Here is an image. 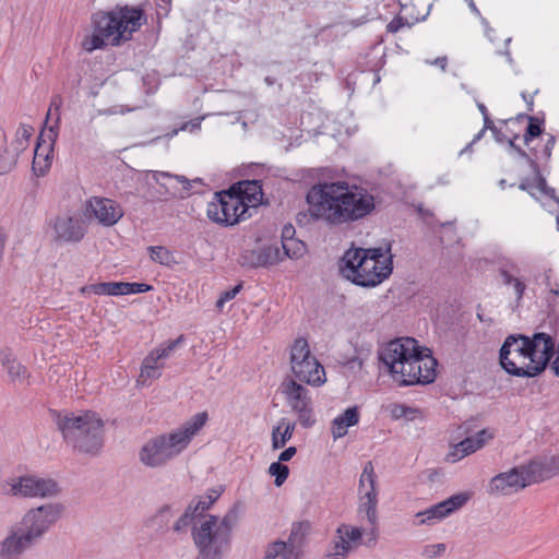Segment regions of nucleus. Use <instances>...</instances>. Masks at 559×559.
Listing matches in <instances>:
<instances>
[{"label":"nucleus","mask_w":559,"mask_h":559,"mask_svg":"<svg viewBox=\"0 0 559 559\" xmlns=\"http://www.w3.org/2000/svg\"><path fill=\"white\" fill-rule=\"evenodd\" d=\"M367 530L364 527L350 526L342 524L336 530L338 540L335 542L330 557L332 559H344L352 549V545L358 546L361 542L364 533Z\"/></svg>","instance_id":"nucleus-21"},{"label":"nucleus","mask_w":559,"mask_h":559,"mask_svg":"<svg viewBox=\"0 0 559 559\" xmlns=\"http://www.w3.org/2000/svg\"><path fill=\"white\" fill-rule=\"evenodd\" d=\"M558 355L552 362V369L557 376H559V342H558Z\"/></svg>","instance_id":"nucleus-61"},{"label":"nucleus","mask_w":559,"mask_h":559,"mask_svg":"<svg viewBox=\"0 0 559 559\" xmlns=\"http://www.w3.org/2000/svg\"><path fill=\"white\" fill-rule=\"evenodd\" d=\"M231 188L236 189V195L241 198L242 204L246 205L248 213H251V210H255L258 205L261 204L263 192L259 181H241Z\"/></svg>","instance_id":"nucleus-23"},{"label":"nucleus","mask_w":559,"mask_h":559,"mask_svg":"<svg viewBox=\"0 0 559 559\" xmlns=\"http://www.w3.org/2000/svg\"><path fill=\"white\" fill-rule=\"evenodd\" d=\"M533 169L536 173V178L533 181L528 179L523 180L520 183L519 188L523 191H527L533 197H535L536 192H539L548 197L555 198V189L547 187L546 180L540 176L538 167L536 166V169Z\"/></svg>","instance_id":"nucleus-36"},{"label":"nucleus","mask_w":559,"mask_h":559,"mask_svg":"<svg viewBox=\"0 0 559 559\" xmlns=\"http://www.w3.org/2000/svg\"><path fill=\"white\" fill-rule=\"evenodd\" d=\"M64 510L61 502H49L32 508L23 515L21 528L38 543L62 518Z\"/></svg>","instance_id":"nucleus-11"},{"label":"nucleus","mask_w":559,"mask_h":559,"mask_svg":"<svg viewBox=\"0 0 559 559\" xmlns=\"http://www.w3.org/2000/svg\"><path fill=\"white\" fill-rule=\"evenodd\" d=\"M123 282H103L83 286L80 292L83 295H98V296H124Z\"/></svg>","instance_id":"nucleus-31"},{"label":"nucleus","mask_w":559,"mask_h":559,"mask_svg":"<svg viewBox=\"0 0 559 559\" xmlns=\"http://www.w3.org/2000/svg\"><path fill=\"white\" fill-rule=\"evenodd\" d=\"M487 130H485L484 128L474 136L473 141L471 142V144H475L476 142H478L485 134Z\"/></svg>","instance_id":"nucleus-63"},{"label":"nucleus","mask_w":559,"mask_h":559,"mask_svg":"<svg viewBox=\"0 0 559 559\" xmlns=\"http://www.w3.org/2000/svg\"><path fill=\"white\" fill-rule=\"evenodd\" d=\"M141 462L148 467L155 468L160 467L166 464V459L168 456H140Z\"/></svg>","instance_id":"nucleus-51"},{"label":"nucleus","mask_w":559,"mask_h":559,"mask_svg":"<svg viewBox=\"0 0 559 559\" xmlns=\"http://www.w3.org/2000/svg\"><path fill=\"white\" fill-rule=\"evenodd\" d=\"M0 362L13 382H24L27 379V369L15 359L11 349H0Z\"/></svg>","instance_id":"nucleus-27"},{"label":"nucleus","mask_w":559,"mask_h":559,"mask_svg":"<svg viewBox=\"0 0 559 559\" xmlns=\"http://www.w3.org/2000/svg\"><path fill=\"white\" fill-rule=\"evenodd\" d=\"M391 248H352L345 252L340 266L342 275L362 287H374L393 270Z\"/></svg>","instance_id":"nucleus-5"},{"label":"nucleus","mask_w":559,"mask_h":559,"mask_svg":"<svg viewBox=\"0 0 559 559\" xmlns=\"http://www.w3.org/2000/svg\"><path fill=\"white\" fill-rule=\"evenodd\" d=\"M263 559H299V556L288 549L284 540L278 539L266 546Z\"/></svg>","instance_id":"nucleus-37"},{"label":"nucleus","mask_w":559,"mask_h":559,"mask_svg":"<svg viewBox=\"0 0 559 559\" xmlns=\"http://www.w3.org/2000/svg\"><path fill=\"white\" fill-rule=\"evenodd\" d=\"M551 275H552L551 270H548L545 272V283H546L547 287H549V288H550V286H552V281H550Z\"/></svg>","instance_id":"nucleus-62"},{"label":"nucleus","mask_w":559,"mask_h":559,"mask_svg":"<svg viewBox=\"0 0 559 559\" xmlns=\"http://www.w3.org/2000/svg\"><path fill=\"white\" fill-rule=\"evenodd\" d=\"M447 545L444 543L430 544L423 547L421 556L427 559L439 558L444 555Z\"/></svg>","instance_id":"nucleus-45"},{"label":"nucleus","mask_w":559,"mask_h":559,"mask_svg":"<svg viewBox=\"0 0 559 559\" xmlns=\"http://www.w3.org/2000/svg\"><path fill=\"white\" fill-rule=\"evenodd\" d=\"M206 214L212 222L225 226H233L251 216L241 198L236 195L235 188L217 192L215 199L209 203Z\"/></svg>","instance_id":"nucleus-12"},{"label":"nucleus","mask_w":559,"mask_h":559,"mask_svg":"<svg viewBox=\"0 0 559 559\" xmlns=\"http://www.w3.org/2000/svg\"><path fill=\"white\" fill-rule=\"evenodd\" d=\"M14 496L24 498H55L61 492L59 484L49 477L26 475L19 477L11 486Z\"/></svg>","instance_id":"nucleus-15"},{"label":"nucleus","mask_w":559,"mask_h":559,"mask_svg":"<svg viewBox=\"0 0 559 559\" xmlns=\"http://www.w3.org/2000/svg\"><path fill=\"white\" fill-rule=\"evenodd\" d=\"M280 389L287 406L297 416L299 424L305 428L313 426L316 416L309 390L295 379H285Z\"/></svg>","instance_id":"nucleus-13"},{"label":"nucleus","mask_w":559,"mask_h":559,"mask_svg":"<svg viewBox=\"0 0 559 559\" xmlns=\"http://www.w3.org/2000/svg\"><path fill=\"white\" fill-rule=\"evenodd\" d=\"M378 497L373 495H369L368 497H359L358 504V514L361 519L366 518L368 524L370 525V534L372 535V539L376 538L377 531V522H378Z\"/></svg>","instance_id":"nucleus-28"},{"label":"nucleus","mask_w":559,"mask_h":559,"mask_svg":"<svg viewBox=\"0 0 559 559\" xmlns=\"http://www.w3.org/2000/svg\"><path fill=\"white\" fill-rule=\"evenodd\" d=\"M498 273L503 285L514 289L516 300L520 301L525 293L526 284L520 276V266L512 260H503L499 263Z\"/></svg>","instance_id":"nucleus-22"},{"label":"nucleus","mask_w":559,"mask_h":559,"mask_svg":"<svg viewBox=\"0 0 559 559\" xmlns=\"http://www.w3.org/2000/svg\"><path fill=\"white\" fill-rule=\"evenodd\" d=\"M132 109L131 108H128L126 106H114V107H110L108 109H105L102 111L103 115H118V114H126V112H129L131 111Z\"/></svg>","instance_id":"nucleus-55"},{"label":"nucleus","mask_w":559,"mask_h":559,"mask_svg":"<svg viewBox=\"0 0 559 559\" xmlns=\"http://www.w3.org/2000/svg\"><path fill=\"white\" fill-rule=\"evenodd\" d=\"M241 288H242V285L238 284L235 287H233L231 289L224 292L221 295V297L218 298V300L216 301V307L222 309L224 304L234 299L237 296V294L241 290Z\"/></svg>","instance_id":"nucleus-49"},{"label":"nucleus","mask_w":559,"mask_h":559,"mask_svg":"<svg viewBox=\"0 0 559 559\" xmlns=\"http://www.w3.org/2000/svg\"><path fill=\"white\" fill-rule=\"evenodd\" d=\"M555 346L554 337L544 332L532 336L511 334L500 348V365L511 376L534 378L546 369Z\"/></svg>","instance_id":"nucleus-3"},{"label":"nucleus","mask_w":559,"mask_h":559,"mask_svg":"<svg viewBox=\"0 0 559 559\" xmlns=\"http://www.w3.org/2000/svg\"><path fill=\"white\" fill-rule=\"evenodd\" d=\"M61 104H62L61 97L59 95L53 96L52 99H51V103H50V108H49V111L47 114V118L50 116L51 108L53 107L56 109V111L58 112Z\"/></svg>","instance_id":"nucleus-57"},{"label":"nucleus","mask_w":559,"mask_h":559,"mask_svg":"<svg viewBox=\"0 0 559 559\" xmlns=\"http://www.w3.org/2000/svg\"><path fill=\"white\" fill-rule=\"evenodd\" d=\"M237 520V511L231 509L222 519L206 514L199 524H194L191 535L198 549L195 559H222L230 549Z\"/></svg>","instance_id":"nucleus-7"},{"label":"nucleus","mask_w":559,"mask_h":559,"mask_svg":"<svg viewBox=\"0 0 559 559\" xmlns=\"http://www.w3.org/2000/svg\"><path fill=\"white\" fill-rule=\"evenodd\" d=\"M527 118L530 120V123L524 133V142L526 145H528L530 141H532L534 138L538 136L542 133V127L538 120L533 117Z\"/></svg>","instance_id":"nucleus-47"},{"label":"nucleus","mask_w":559,"mask_h":559,"mask_svg":"<svg viewBox=\"0 0 559 559\" xmlns=\"http://www.w3.org/2000/svg\"><path fill=\"white\" fill-rule=\"evenodd\" d=\"M465 1L468 3L469 9H471L474 13H476L477 15H479V14H480V13H479V10L477 9V7H476V4H475V2H474V0H465Z\"/></svg>","instance_id":"nucleus-64"},{"label":"nucleus","mask_w":559,"mask_h":559,"mask_svg":"<svg viewBox=\"0 0 559 559\" xmlns=\"http://www.w3.org/2000/svg\"><path fill=\"white\" fill-rule=\"evenodd\" d=\"M290 369L300 382L311 386H321L325 383V371L316 356L310 352L308 342L299 337L290 348Z\"/></svg>","instance_id":"nucleus-10"},{"label":"nucleus","mask_w":559,"mask_h":559,"mask_svg":"<svg viewBox=\"0 0 559 559\" xmlns=\"http://www.w3.org/2000/svg\"><path fill=\"white\" fill-rule=\"evenodd\" d=\"M124 295L141 294L153 289V287L145 283H128L123 282Z\"/></svg>","instance_id":"nucleus-48"},{"label":"nucleus","mask_w":559,"mask_h":559,"mask_svg":"<svg viewBox=\"0 0 559 559\" xmlns=\"http://www.w3.org/2000/svg\"><path fill=\"white\" fill-rule=\"evenodd\" d=\"M490 439H492V433L488 429L479 430L475 435L466 437L464 440L455 444V452L473 454L480 450Z\"/></svg>","instance_id":"nucleus-30"},{"label":"nucleus","mask_w":559,"mask_h":559,"mask_svg":"<svg viewBox=\"0 0 559 559\" xmlns=\"http://www.w3.org/2000/svg\"><path fill=\"white\" fill-rule=\"evenodd\" d=\"M209 419L206 412L197 413L189 420L169 435H160L146 442L141 454H160L167 450H183L192 438L205 426Z\"/></svg>","instance_id":"nucleus-9"},{"label":"nucleus","mask_w":559,"mask_h":559,"mask_svg":"<svg viewBox=\"0 0 559 559\" xmlns=\"http://www.w3.org/2000/svg\"><path fill=\"white\" fill-rule=\"evenodd\" d=\"M86 211L105 227L116 225L123 216V210L118 202L102 197H92L87 201Z\"/></svg>","instance_id":"nucleus-16"},{"label":"nucleus","mask_w":559,"mask_h":559,"mask_svg":"<svg viewBox=\"0 0 559 559\" xmlns=\"http://www.w3.org/2000/svg\"><path fill=\"white\" fill-rule=\"evenodd\" d=\"M174 515V507L171 504H164L144 522V526L155 534H163L168 530Z\"/></svg>","instance_id":"nucleus-25"},{"label":"nucleus","mask_w":559,"mask_h":559,"mask_svg":"<svg viewBox=\"0 0 559 559\" xmlns=\"http://www.w3.org/2000/svg\"><path fill=\"white\" fill-rule=\"evenodd\" d=\"M151 259L165 266H171L176 263L174 254L163 246L148 247Z\"/></svg>","instance_id":"nucleus-41"},{"label":"nucleus","mask_w":559,"mask_h":559,"mask_svg":"<svg viewBox=\"0 0 559 559\" xmlns=\"http://www.w3.org/2000/svg\"><path fill=\"white\" fill-rule=\"evenodd\" d=\"M518 138L519 135L515 134L513 138L509 139L507 141L509 146L513 148L521 157L527 159L531 166L536 169V163L527 155V153L524 150H522L520 146L515 144Z\"/></svg>","instance_id":"nucleus-52"},{"label":"nucleus","mask_w":559,"mask_h":559,"mask_svg":"<svg viewBox=\"0 0 559 559\" xmlns=\"http://www.w3.org/2000/svg\"><path fill=\"white\" fill-rule=\"evenodd\" d=\"M295 227L292 224H287L282 229V240L281 243L283 245L284 241L293 240L295 239Z\"/></svg>","instance_id":"nucleus-53"},{"label":"nucleus","mask_w":559,"mask_h":559,"mask_svg":"<svg viewBox=\"0 0 559 559\" xmlns=\"http://www.w3.org/2000/svg\"><path fill=\"white\" fill-rule=\"evenodd\" d=\"M17 156L16 152L5 150L3 155H0V174L9 173L15 166Z\"/></svg>","instance_id":"nucleus-46"},{"label":"nucleus","mask_w":559,"mask_h":559,"mask_svg":"<svg viewBox=\"0 0 559 559\" xmlns=\"http://www.w3.org/2000/svg\"><path fill=\"white\" fill-rule=\"evenodd\" d=\"M491 132H492V135H493L495 140L498 143H503V142L509 140L507 138V135L500 129H498L497 127Z\"/></svg>","instance_id":"nucleus-56"},{"label":"nucleus","mask_w":559,"mask_h":559,"mask_svg":"<svg viewBox=\"0 0 559 559\" xmlns=\"http://www.w3.org/2000/svg\"><path fill=\"white\" fill-rule=\"evenodd\" d=\"M36 543L20 527H12L0 542V559H19Z\"/></svg>","instance_id":"nucleus-19"},{"label":"nucleus","mask_w":559,"mask_h":559,"mask_svg":"<svg viewBox=\"0 0 559 559\" xmlns=\"http://www.w3.org/2000/svg\"><path fill=\"white\" fill-rule=\"evenodd\" d=\"M558 473L559 456H534L526 464L493 476L487 486V493L496 497L511 496Z\"/></svg>","instance_id":"nucleus-6"},{"label":"nucleus","mask_w":559,"mask_h":559,"mask_svg":"<svg viewBox=\"0 0 559 559\" xmlns=\"http://www.w3.org/2000/svg\"><path fill=\"white\" fill-rule=\"evenodd\" d=\"M49 226L52 240L57 243H78L87 231L83 217L74 212L58 214L50 221Z\"/></svg>","instance_id":"nucleus-14"},{"label":"nucleus","mask_w":559,"mask_h":559,"mask_svg":"<svg viewBox=\"0 0 559 559\" xmlns=\"http://www.w3.org/2000/svg\"><path fill=\"white\" fill-rule=\"evenodd\" d=\"M294 427L295 425L286 418H282L278 421L277 427L273 429L272 433L274 449H278L285 444V442L290 438Z\"/></svg>","instance_id":"nucleus-38"},{"label":"nucleus","mask_w":559,"mask_h":559,"mask_svg":"<svg viewBox=\"0 0 559 559\" xmlns=\"http://www.w3.org/2000/svg\"><path fill=\"white\" fill-rule=\"evenodd\" d=\"M58 133L53 127H50L47 132H41L37 145L34 151L33 171L36 176H44L51 166L53 144L57 140Z\"/></svg>","instance_id":"nucleus-17"},{"label":"nucleus","mask_w":559,"mask_h":559,"mask_svg":"<svg viewBox=\"0 0 559 559\" xmlns=\"http://www.w3.org/2000/svg\"><path fill=\"white\" fill-rule=\"evenodd\" d=\"M311 523L307 520L294 522L290 528L288 539L284 542L286 547L294 550L300 557L301 547L304 546L307 536L310 534Z\"/></svg>","instance_id":"nucleus-26"},{"label":"nucleus","mask_w":559,"mask_h":559,"mask_svg":"<svg viewBox=\"0 0 559 559\" xmlns=\"http://www.w3.org/2000/svg\"><path fill=\"white\" fill-rule=\"evenodd\" d=\"M379 360L400 385L427 384L436 378V359L412 337L389 342L379 352Z\"/></svg>","instance_id":"nucleus-2"},{"label":"nucleus","mask_w":559,"mask_h":559,"mask_svg":"<svg viewBox=\"0 0 559 559\" xmlns=\"http://www.w3.org/2000/svg\"><path fill=\"white\" fill-rule=\"evenodd\" d=\"M404 26H411L408 21L402 16H395L388 25L386 31L388 33H397L401 28Z\"/></svg>","instance_id":"nucleus-50"},{"label":"nucleus","mask_w":559,"mask_h":559,"mask_svg":"<svg viewBox=\"0 0 559 559\" xmlns=\"http://www.w3.org/2000/svg\"><path fill=\"white\" fill-rule=\"evenodd\" d=\"M468 500L469 495L467 492L455 493L448 499L424 510L423 515H425L426 519L421 520V522L428 523V526L433 525L449 516L451 513L461 509L466 504Z\"/></svg>","instance_id":"nucleus-20"},{"label":"nucleus","mask_w":559,"mask_h":559,"mask_svg":"<svg viewBox=\"0 0 559 559\" xmlns=\"http://www.w3.org/2000/svg\"><path fill=\"white\" fill-rule=\"evenodd\" d=\"M219 496L221 490L212 488L206 492V495L193 499L188 507L192 509L194 515H197L199 521H201L206 516L204 515V512L213 506Z\"/></svg>","instance_id":"nucleus-33"},{"label":"nucleus","mask_w":559,"mask_h":559,"mask_svg":"<svg viewBox=\"0 0 559 559\" xmlns=\"http://www.w3.org/2000/svg\"><path fill=\"white\" fill-rule=\"evenodd\" d=\"M384 411L394 420L405 419L413 421L421 415L418 408L401 403H390L384 406Z\"/></svg>","instance_id":"nucleus-35"},{"label":"nucleus","mask_w":559,"mask_h":559,"mask_svg":"<svg viewBox=\"0 0 559 559\" xmlns=\"http://www.w3.org/2000/svg\"><path fill=\"white\" fill-rule=\"evenodd\" d=\"M33 127L28 124L21 123L15 133V140L12 142L13 151L20 154L23 152L27 145L28 141L33 134Z\"/></svg>","instance_id":"nucleus-40"},{"label":"nucleus","mask_w":559,"mask_h":559,"mask_svg":"<svg viewBox=\"0 0 559 559\" xmlns=\"http://www.w3.org/2000/svg\"><path fill=\"white\" fill-rule=\"evenodd\" d=\"M145 22L140 7L118 5L108 12H97L93 15L94 32L83 39L82 47L92 52L106 45L119 46L130 40Z\"/></svg>","instance_id":"nucleus-4"},{"label":"nucleus","mask_w":559,"mask_h":559,"mask_svg":"<svg viewBox=\"0 0 559 559\" xmlns=\"http://www.w3.org/2000/svg\"><path fill=\"white\" fill-rule=\"evenodd\" d=\"M148 174L169 198L185 199L190 195L192 185L187 177L158 170H151Z\"/></svg>","instance_id":"nucleus-18"},{"label":"nucleus","mask_w":559,"mask_h":559,"mask_svg":"<svg viewBox=\"0 0 559 559\" xmlns=\"http://www.w3.org/2000/svg\"><path fill=\"white\" fill-rule=\"evenodd\" d=\"M305 252L306 245L297 238L284 241L282 245V253L284 258L287 257L289 259H299L305 254Z\"/></svg>","instance_id":"nucleus-42"},{"label":"nucleus","mask_w":559,"mask_h":559,"mask_svg":"<svg viewBox=\"0 0 559 559\" xmlns=\"http://www.w3.org/2000/svg\"><path fill=\"white\" fill-rule=\"evenodd\" d=\"M159 360L151 352L143 360L140 376L136 380L139 385H147L148 380L158 379L160 377V369L163 365L158 364Z\"/></svg>","instance_id":"nucleus-32"},{"label":"nucleus","mask_w":559,"mask_h":559,"mask_svg":"<svg viewBox=\"0 0 559 559\" xmlns=\"http://www.w3.org/2000/svg\"><path fill=\"white\" fill-rule=\"evenodd\" d=\"M182 341L183 336L180 335L178 338L169 341L167 344L160 345L159 347L153 349L152 353L158 360L168 358Z\"/></svg>","instance_id":"nucleus-44"},{"label":"nucleus","mask_w":559,"mask_h":559,"mask_svg":"<svg viewBox=\"0 0 559 559\" xmlns=\"http://www.w3.org/2000/svg\"><path fill=\"white\" fill-rule=\"evenodd\" d=\"M293 456H278V461L269 467V473L274 477V484L280 487L288 477L289 468L284 462H288Z\"/></svg>","instance_id":"nucleus-39"},{"label":"nucleus","mask_w":559,"mask_h":559,"mask_svg":"<svg viewBox=\"0 0 559 559\" xmlns=\"http://www.w3.org/2000/svg\"><path fill=\"white\" fill-rule=\"evenodd\" d=\"M483 118H484V127L483 128L485 130L492 131L496 128V126H495L493 121L490 119L489 115L485 116Z\"/></svg>","instance_id":"nucleus-60"},{"label":"nucleus","mask_w":559,"mask_h":559,"mask_svg":"<svg viewBox=\"0 0 559 559\" xmlns=\"http://www.w3.org/2000/svg\"><path fill=\"white\" fill-rule=\"evenodd\" d=\"M202 119H203V118H199V119L192 120V121H190V122H188V123H183V124L181 126L180 130H186L188 127H190V129H191V130H198V129H200V127H201V120H202ZM178 132H179V129H175V130H173V131H171V133L169 134V136H174V135H176Z\"/></svg>","instance_id":"nucleus-54"},{"label":"nucleus","mask_w":559,"mask_h":559,"mask_svg":"<svg viewBox=\"0 0 559 559\" xmlns=\"http://www.w3.org/2000/svg\"><path fill=\"white\" fill-rule=\"evenodd\" d=\"M424 514V511H419L415 514V520L413 521L414 526H421V525H428L426 522H421V520L426 519Z\"/></svg>","instance_id":"nucleus-58"},{"label":"nucleus","mask_w":559,"mask_h":559,"mask_svg":"<svg viewBox=\"0 0 559 559\" xmlns=\"http://www.w3.org/2000/svg\"><path fill=\"white\" fill-rule=\"evenodd\" d=\"M359 411L357 406L348 407L344 413L334 418L331 432L334 439L342 438L347 433L349 427L359 423Z\"/></svg>","instance_id":"nucleus-24"},{"label":"nucleus","mask_w":559,"mask_h":559,"mask_svg":"<svg viewBox=\"0 0 559 559\" xmlns=\"http://www.w3.org/2000/svg\"><path fill=\"white\" fill-rule=\"evenodd\" d=\"M57 425L64 440L73 443L80 450L94 451L103 442L104 421L95 412L58 415Z\"/></svg>","instance_id":"nucleus-8"},{"label":"nucleus","mask_w":559,"mask_h":559,"mask_svg":"<svg viewBox=\"0 0 559 559\" xmlns=\"http://www.w3.org/2000/svg\"><path fill=\"white\" fill-rule=\"evenodd\" d=\"M377 476L374 474L373 465L371 462L366 463L362 473L359 479V497H368L369 495H373L378 497L377 490Z\"/></svg>","instance_id":"nucleus-34"},{"label":"nucleus","mask_w":559,"mask_h":559,"mask_svg":"<svg viewBox=\"0 0 559 559\" xmlns=\"http://www.w3.org/2000/svg\"><path fill=\"white\" fill-rule=\"evenodd\" d=\"M306 201L310 216L330 226L356 223L376 209L372 193L346 181L317 183L307 193Z\"/></svg>","instance_id":"nucleus-1"},{"label":"nucleus","mask_w":559,"mask_h":559,"mask_svg":"<svg viewBox=\"0 0 559 559\" xmlns=\"http://www.w3.org/2000/svg\"><path fill=\"white\" fill-rule=\"evenodd\" d=\"M194 524H199V519L197 518V515H194V513L192 512V509L187 507L185 512L174 523L173 530L176 533H181V532H186L190 525H192V527H193Z\"/></svg>","instance_id":"nucleus-43"},{"label":"nucleus","mask_w":559,"mask_h":559,"mask_svg":"<svg viewBox=\"0 0 559 559\" xmlns=\"http://www.w3.org/2000/svg\"><path fill=\"white\" fill-rule=\"evenodd\" d=\"M447 63H448L447 57H438V58H436V59L431 62V64L438 66V67H440L442 70H445V68H447Z\"/></svg>","instance_id":"nucleus-59"},{"label":"nucleus","mask_w":559,"mask_h":559,"mask_svg":"<svg viewBox=\"0 0 559 559\" xmlns=\"http://www.w3.org/2000/svg\"><path fill=\"white\" fill-rule=\"evenodd\" d=\"M251 255L253 266L274 265L284 259L282 249L277 245L264 246L258 251H252Z\"/></svg>","instance_id":"nucleus-29"}]
</instances>
